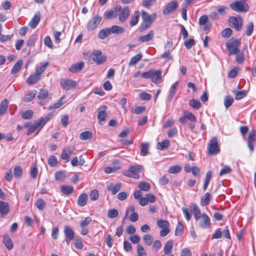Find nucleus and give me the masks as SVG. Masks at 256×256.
<instances>
[{"label":"nucleus","mask_w":256,"mask_h":256,"mask_svg":"<svg viewBox=\"0 0 256 256\" xmlns=\"http://www.w3.org/2000/svg\"><path fill=\"white\" fill-rule=\"evenodd\" d=\"M173 244L172 241H168L165 244L164 248L166 254H168L172 248Z\"/></svg>","instance_id":"09e8293b"},{"label":"nucleus","mask_w":256,"mask_h":256,"mask_svg":"<svg viewBox=\"0 0 256 256\" xmlns=\"http://www.w3.org/2000/svg\"><path fill=\"white\" fill-rule=\"evenodd\" d=\"M212 199V195L210 192H206L202 197L200 200V204L202 206L208 205Z\"/></svg>","instance_id":"a211bd4d"},{"label":"nucleus","mask_w":256,"mask_h":256,"mask_svg":"<svg viewBox=\"0 0 256 256\" xmlns=\"http://www.w3.org/2000/svg\"><path fill=\"white\" fill-rule=\"evenodd\" d=\"M155 73V70H150L149 71L144 72L142 74V76L145 78H151Z\"/></svg>","instance_id":"5fc2aeb1"},{"label":"nucleus","mask_w":256,"mask_h":256,"mask_svg":"<svg viewBox=\"0 0 256 256\" xmlns=\"http://www.w3.org/2000/svg\"><path fill=\"white\" fill-rule=\"evenodd\" d=\"M208 153L210 155L217 154L220 152V148L218 147L217 138L214 137L210 142L208 146Z\"/></svg>","instance_id":"423d86ee"},{"label":"nucleus","mask_w":256,"mask_h":256,"mask_svg":"<svg viewBox=\"0 0 256 256\" xmlns=\"http://www.w3.org/2000/svg\"><path fill=\"white\" fill-rule=\"evenodd\" d=\"M48 65V62H45L40 63L36 68V74L41 76V74L45 70L46 68Z\"/></svg>","instance_id":"cd10ccee"},{"label":"nucleus","mask_w":256,"mask_h":256,"mask_svg":"<svg viewBox=\"0 0 256 256\" xmlns=\"http://www.w3.org/2000/svg\"><path fill=\"white\" fill-rule=\"evenodd\" d=\"M111 33L110 28H104L100 30L98 34V37L101 40H104Z\"/></svg>","instance_id":"2f4dec72"},{"label":"nucleus","mask_w":256,"mask_h":256,"mask_svg":"<svg viewBox=\"0 0 256 256\" xmlns=\"http://www.w3.org/2000/svg\"><path fill=\"white\" fill-rule=\"evenodd\" d=\"M53 116L52 112L48 114L44 118H40L38 121L40 122L41 126H44L46 122L52 117Z\"/></svg>","instance_id":"de8ad7c7"},{"label":"nucleus","mask_w":256,"mask_h":256,"mask_svg":"<svg viewBox=\"0 0 256 256\" xmlns=\"http://www.w3.org/2000/svg\"><path fill=\"white\" fill-rule=\"evenodd\" d=\"M178 87V82H175L170 88V94L168 96V100L171 102L174 96Z\"/></svg>","instance_id":"c756f323"},{"label":"nucleus","mask_w":256,"mask_h":256,"mask_svg":"<svg viewBox=\"0 0 256 256\" xmlns=\"http://www.w3.org/2000/svg\"><path fill=\"white\" fill-rule=\"evenodd\" d=\"M154 36V32L151 30L149 31L148 34L140 36L138 40L142 42H146L152 40Z\"/></svg>","instance_id":"f3484780"},{"label":"nucleus","mask_w":256,"mask_h":256,"mask_svg":"<svg viewBox=\"0 0 256 256\" xmlns=\"http://www.w3.org/2000/svg\"><path fill=\"white\" fill-rule=\"evenodd\" d=\"M22 173V168L20 166H16L14 170V175L16 178H19L21 176Z\"/></svg>","instance_id":"3c124183"},{"label":"nucleus","mask_w":256,"mask_h":256,"mask_svg":"<svg viewBox=\"0 0 256 256\" xmlns=\"http://www.w3.org/2000/svg\"><path fill=\"white\" fill-rule=\"evenodd\" d=\"M60 190L64 194H70L73 192H74V188L70 186H62L60 187Z\"/></svg>","instance_id":"f704fd0d"},{"label":"nucleus","mask_w":256,"mask_h":256,"mask_svg":"<svg viewBox=\"0 0 256 256\" xmlns=\"http://www.w3.org/2000/svg\"><path fill=\"white\" fill-rule=\"evenodd\" d=\"M48 163L50 166H56L58 164L56 158L54 156H50V158L48 159Z\"/></svg>","instance_id":"052dcab7"},{"label":"nucleus","mask_w":256,"mask_h":256,"mask_svg":"<svg viewBox=\"0 0 256 256\" xmlns=\"http://www.w3.org/2000/svg\"><path fill=\"white\" fill-rule=\"evenodd\" d=\"M143 240L148 246H150L153 242V238L150 234H146L143 236Z\"/></svg>","instance_id":"4d7b16f0"},{"label":"nucleus","mask_w":256,"mask_h":256,"mask_svg":"<svg viewBox=\"0 0 256 256\" xmlns=\"http://www.w3.org/2000/svg\"><path fill=\"white\" fill-rule=\"evenodd\" d=\"M43 126H40V122L38 120L30 126L26 132L28 136L34 132L37 129L38 130H40Z\"/></svg>","instance_id":"dca6fc26"},{"label":"nucleus","mask_w":256,"mask_h":256,"mask_svg":"<svg viewBox=\"0 0 256 256\" xmlns=\"http://www.w3.org/2000/svg\"><path fill=\"white\" fill-rule=\"evenodd\" d=\"M137 252L138 256H146V254L144 248L140 244L137 246Z\"/></svg>","instance_id":"69168bd1"},{"label":"nucleus","mask_w":256,"mask_h":256,"mask_svg":"<svg viewBox=\"0 0 256 256\" xmlns=\"http://www.w3.org/2000/svg\"><path fill=\"white\" fill-rule=\"evenodd\" d=\"M232 168L229 166L226 165L220 170L219 175L220 176H222L224 174H230L232 172Z\"/></svg>","instance_id":"6e6d98bb"},{"label":"nucleus","mask_w":256,"mask_h":256,"mask_svg":"<svg viewBox=\"0 0 256 256\" xmlns=\"http://www.w3.org/2000/svg\"><path fill=\"white\" fill-rule=\"evenodd\" d=\"M10 210V206L8 204L0 200V214L2 216L7 214Z\"/></svg>","instance_id":"aec40b11"},{"label":"nucleus","mask_w":256,"mask_h":256,"mask_svg":"<svg viewBox=\"0 0 256 256\" xmlns=\"http://www.w3.org/2000/svg\"><path fill=\"white\" fill-rule=\"evenodd\" d=\"M189 104L190 106L196 110L198 109L201 106V104L199 101L194 99H191L189 100Z\"/></svg>","instance_id":"49530a36"},{"label":"nucleus","mask_w":256,"mask_h":256,"mask_svg":"<svg viewBox=\"0 0 256 256\" xmlns=\"http://www.w3.org/2000/svg\"><path fill=\"white\" fill-rule=\"evenodd\" d=\"M140 16V12L138 11H136L134 12L130 22V26H134L138 24Z\"/></svg>","instance_id":"72a5a7b5"},{"label":"nucleus","mask_w":256,"mask_h":256,"mask_svg":"<svg viewBox=\"0 0 256 256\" xmlns=\"http://www.w3.org/2000/svg\"><path fill=\"white\" fill-rule=\"evenodd\" d=\"M64 232L66 238H74V232L70 226H66L64 228Z\"/></svg>","instance_id":"7c9ffc66"},{"label":"nucleus","mask_w":256,"mask_h":256,"mask_svg":"<svg viewBox=\"0 0 256 256\" xmlns=\"http://www.w3.org/2000/svg\"><path fill=\"white\" fill-rule=\"evenodd\" d=\"M182 170V168L178 165L171 166L168 169V172L175 174L180 172Z\"/></svg>","instance_id":"37998d69"},{"label":"nucleus","mask_w":256,"mask_h":256,"mask_svg":"<svg viewBox=\"0 0 256 256\" xmlns=\"http://www.w3.org/2000/svg\"><path fill=\"white\" fill-rule=\"evenodd\" d=\"M230 25L234 26L236 30H239L242 28V20L241 16H230L228 19Z\"/></svg>","instance_id":"1a4fd4ad"},{"label":"nucleus","mask_w":256,"mask_h":256,"mask_svg":"<svg viewBox=\"0 0 256 256\" xmlns=\"http://www.w3.org/2000/svg\"><path fill=\"white\" fill-rule=\"evenodd\" d=\"M142 58V54H138L133 56L128 62L129 66H133L138 62Z\"/></svg>","instance_id":"4c0bfd02"},{"label":"nucleus","mask_w":256,"mask_h":256,"mask_svg":"<svg viewBox=\"0 0 256 256\" xmlns=\"http://www.w3.org/2000/svg\"><path fill=\"white\" fill-rule=\"evenodd\" d=\"M110 33L116 34H123L125 32V30L122 26L114 25L110 28Z\"/></svg>","instance_id":"bb28decb"},{"label":"nucleus","mask_w":256,"mask_h":256,"mask_svg":"<svg viewBox=\"0 0 256 256\" xmlns=\"http://www.w3.org/2000/svg\"><path fill=\"white\" fill-rule=\"evenodd\" d=\"M118 215V212L115 208H112L108 210V217L110 218H114L117 217Z\"/></svg>","instance_id":"603ef678"},{"label":"nucleus","mask_w":256,"mask_h":256,"mask_svg":"<svg viewBox=\"0 0 256 256\" xmlns=\"http://www.w3.org/2000/svg\"><path fill=\"white\" fill-rule=\"evenodd\" d=\"M48 94V92L46 89H41L38 95V98L40 100H45L47 98Z\"/></svg>","instance_id":"79ce46f5"},{"label":"nucleus","mask_w":256,"mask_h":256,"mask_svg":"<svg viewBox=\"0 0 256 256\" xmlns=\"http://www.w3.org/2000/svg\"><path fill=\"white\" fill-rule=\"evenodd\" d=\"M8 101L7 99L4 98L2 100L0 104V115H4L8 108Z\"/></svg>","instance_id":"c85d7f7f"},{"label":"nucleus","mask_w":256,"mask_h":256,"mask_svg":"<svg viewBox=\"0 0 256 256\" xmlns=\"http://www.w3.org/2000/svg\"><path fill=\"white\" fill-rule=\"evenodd\" d=\"M118 16H119V21L121 23L124 22L130 16V10L128 6L123 8H120V10L118 11Z\"/></svg>","instance_id":"ddd939ff"},{"label":"nucleus","mask_w":256,"mask_h":256,"mask_svg":"<svg viewBox=\"0 0 256 256\" xmlns=\"http://www.w3.org/2000/svg\"><path fill=\"white\" fill-rule=\"evenodd\" d=\"M254 30V24L252 22H249L246 26L245 33L246 36H250L252 34Z\"/></svg>","instance_id":"8fccbe9b"},{"label":"nucleus","mask_w":256,"mask_h":256,"mask_svg":"<svg viewBox=\"0 0 256 256\" xmlns=\"http://www.w3.org/2000/svg\"><path fill=\"white\" fill-rule=\"evenodd\" d=\"M149 145L148 143H142L140 146V154L145 156L148 154Z\"/></svg>","instance_id":"a19ab883"},{"label":"nucleus","mask_w":256,"mask_h":256,"mask_svg":"<svg viewBox=\"0 0 256 256\" xmlns=\"http://www.w3.org/2000/svg\"><path fill=\"white\" fill-rule=\"evenodd\" d=\"M184 117L186 120H190L192 122H195L196 120V116L192 112L186 111L184 112Z\"/></svg>","instance_id":"a18cd8bd"},{"label":"nucleus","mask_w":256,"mask_h":256,"mask_svg":"<svg viewBox=\"0 0 256 256\" xmlns=\"http://www.w3.org/2000/svg\"><path fill=\"white\" fill-rule=\"evenodd\" d=\"M178 2L176 0H172L168 3L163 10V14L164 15L169 14L173 12L177 8Z\"/></svg>","instance_id":"f8f14e48"},{"label":"nucleus","mask_w":256,"mask_h":256,"mask_svg":"<svg viewBox=\"0 0 256 256\" xmlns=\"http://www.w3.org/2000/svg\"><path fill=\"white\" fill-rule=\"evenodd\" d=\"M170 142L168 140H164L162 142L157 144V148L160 150H164L167 148L169 146Z\"/></svg>","instance_id":"ea45409f"},{"label":"nucleus","mask_w":256,"mask_h":256,"mask_svg":"<svg viewBox=\"0 0 256 256\" xmlns=\"http://www.w3.org/2000/svg\"><path fill=\"white\" fill-rule=\"evenodd\" d=\"M66 177L65 173L63 172H58L55 174L56 180L62 181Z\"/></svg>","instance_id":"e2e57ef3"},{"label":"nucleus","mask_w":256,"mask_h":256,"mask_svg":"<svg viewBox=\"0 0 256 256\" xmlns=\"http://www.w3.org/2000/svg\"><path fill=\"white\" fill-rule=\"evenodd\" d=\"M190 210L194 214L198 226L202 229H207L210 226V220L209 216L205 213H202L198 206L194 203L190 204Z\"/></svg>","instance_id":"f257e3e1"},{"label":"nucleus","mask_w":256,"mask_h":256,"mask_svg":"<svg viewBox=\"0 0 256 256\" xmlns=\"http://www.w3.org/2000/svg\"><path fill=\"white\" fill-rule=\"evenodd\" d=\"M88 198V194L86 193H82L78 198V204L80 206H86L87 203Z\"/></svg>","instance_id":"a878e982"},{"label":"nucleus","mask_w":256,"mask_h":256,"mask_svg":"<svg viewBox=\"0 0 256 256\" xmlns=\"http://www.w3.org/2000/svg\"><path fill=\"white\" fill-rule=\"evenodd\" d=\"M138 188L142 190L148 191L150 188V186L147 182H141L139 184Z\"/></svg>","instance_id":"680f3d73"},{"label":"nucleus","mask_w":256,"mask_h":256,"mask_svg":"<svg viewBox=\"0 0 256 256\" xmlns=\"http://www.w3.org/2000/svg\"><path fill=\"white\" fill-rule=\"evenodd\" d=\"M162 80L161 72L160 70H155V73L152 78V81L155 83H158Z\"/></svg>","instance_id":"c9c22d12"},{"label":"nucleus","mask_w":256,"mask_h":256,"mask_svg":"<svg viewBox=\"0 0 256 256\" xmlns=\"http://www.w3.org/2000/svg\"><path fill=\"white\" fill-rule=\"evenodd\" d=\"M36 206L39 210H42L46 206L45 202L42 198H38L36 202Z\"/></svg>","instance_id":"13d9d810"},{"label":"nucleus","mask_w":256,"mask_h":256,"mask_svg":"<svg viewBox=\"0 0 256 256\" xmlns=\"http://www.w3.org/2000/svg\"><path fill=\"white\" fill-rule=\"evenodd\" d=\"M120 10V6H116L113 9L106 11L104 12V16L106 19H112L118 16Z\"/></svg>","instance_id":"4468645a"},{"label":"nucleus","mask_w":256,"mask_h":256,"mask_svg":"<svg viewBox=\"0 0 256 256\" xmlns=\"http://www.w3.org/2000/svg\"><path fill=\"white\" fill-rule=\"evenodd\" d=\"M142 170L143 167L140 165H132L129 167L128 170L124 174L127 176L137 179L138 178V176L136 174L141 172Z\"/></svg>","instance_id":"39448f33"},{"label":"nucleus","mask_w":256,"mask_h":256,"mask_svg":"<svg viewBox=\"0 0 256 256\" xmlns=\"http://www.w3.org/2000/svg\"><path fill=\"white\" fill-rule=\"evenodd\" d=\"M236 60L237 62L242 64L244 60V56L243 52L239 51L238 53L236 54Z\"/></svg>","instance_id":"bf43d9fd"},{"label":"nucleus","mask_w":256,"mask_h":256,"mask_svg":"<svg viewBox=\"0 0 256 256\" xmlns=\"http://www.w3.org/2000/svg\"><path fill=\"white\" fill-rule=\"evenodd\" d=\"M234 98L230 96H226L224 98V105L226 108H228L233 103Z\"/></svg>","instance_id":"58836bf2"},{"label":"nucleus","mask_w":256,"mask_h":256,"mask_svg":"<svg viewBox=\"0 0 256 256\" xmlns=\"http://www.w3.org/2000/svg\"><path fill=\"white\" fill-rule=\"evenodd\" d=\"M37 94L36 90H33L28 91L24 95V100L26 102H29L32 100Z\"/></svg>","instance_id":"5701e85b"},{"label":"nucleus","mask_w":256,"mask_h":256,"mask_svg":"<svg viewBox=\"0 0 256 256\" xmlns=\"http://www.w3.org/2000/svg\"><path fill=\"white\" fill-rule=\"evenodd\" d=\"M139 97L140 100H148L151 99L152 96L150 94L146 92H143L142 93H140L139 94Z\"/></svg>","instance_id":"338daca9"},{"label":"nucleus","mask_w":256,"mask_h":256,"mask_svg":"<svg viewBox=\"0 0 256 256\" xmlns=\"http://www.w3.org/2000/svg\"><path fill=\"white\" fill-rule=\"evenodd\" d=\"M121 187L120 183H117L114 185L112 183H110L107 186V190L111 192L112 194L114 195L116 194L120 190Z\"/></svg>","instance_id":"4be33fe9"},{"label":"nucleus","mask_w":256,"mask_h":256,"mask_svg":"<svg viewBox=\"0 0 256 256\" xmlns=\"http://www.w3.org/2000/svg\"><path fill=\"white\" fill-rule=\"evenodd\" d=\"M107 108L106 106H102L97 109V118L99 123L101 124H102V122L106 120V118L107 116V113L106 112Z\"/></svg>","instance_id":"9b49d317"},{"label":"nucleus","mask_w":256,"mask_h":256,"mask_svg":"<svg viewBox=\"0 0 256 256\" xmlns=\"http://www.w3.org/2000/svg\"><path fill=\"white\" fill-rule=\"evenodd\" d=\"M158 226L161 228H165L169 227V222L166 220H159L157 221Z\"/></svg>","instance_id":"c03bdc74"},{"label":"nucleus","mask_w":256,"mask_h":256,"mask_svg":"<svg viewBox=\"0 0 256 256\" xmlns=\"http://www.w3.org/2000/svg\"><path fill=\"white\" fill-rule=\"evenodd\" d=\"M40 76L34 73L30 76L26 80V83L30 85H34L40 79Z\"/></svg>","instance_id":"412c9836"},{"label":"nucleus","mask_w":256,"mask_h":256,"mask_svg":"<svg viewBox=\"0 0 256 256\" xmlns=\"http://www.w3.org/2000/svg\"><path fill=\"white\" fill-rule=\"evenodd\" d=\"M74 151V148L72 146H68L65 148L62 154V158L63 160H68V158L70 155L73 153Z\"/></svg>","instance_id":"2eb2a0df"},{"label":"nucleus","mask_w":256,"mask_h":256,"mask_svg":"<svg viewBox=\"0 0 256 256\" xmlns=\"http://www.w3.org/2000/svg\"><path fill=\"white\" fill-rule=\"evenodd\" d=\"M91 59L97 64H101L106 60V56L102 55V52L100 50H94L90 55Z\"/></svg>","instance_id":"0eeeda50"},{"label":"nucleus","mask_w":256,"mask_h":256,"mask_svg":"<svg viewBox=\"0 0 256 256\" xmlns=\"http://www.w3.org/2000/svg\"><path fill=\"white\" fill-rule=\"evenodd\" d=\"M23 64V61L22 60H19L14 66L11 70L12 74H16L20 71Z\"/></svg>","instance_id":"473e14b6"},{"label":"nucleus","mask_w":256,"mask_h":256,"mask_svg":"<svg viewBox=\"0 0 256 256\" xmlns=\"http://www.w3.org/2000/svg\"><path fill=\"white\" fill-rule=\"evenodd\" d=\"M240 44V40L238 39L231 40L226 44V47L228 49L229 54L232 55L239 52L238 48Z\"/></svg>","instance_id":"20e7f679"},{"label":"nucleus","mask_w":256,"mask_h":256,"mask_svg":"<svg viewBox=\"0 0 256 256\" xmlns=\"http://www.w3.org/2000/svg\"><path fill=\"white\" fill-rule=\"evenodd\" d=\"M60 84L64 89L70 90L76 86V82L70 79H62L60 81Z\"/></svg>","instance_id":"9d476101"},{"label":"nucleus","mask_w":256,"mask_h":256,"mask_svg":"<svg viewBox=\"0 0 256 256\" xmlns=\"http://www.w3.org/2000/svg\"><path fill=\"white\" fill-rule=\"evenodd\" d=\"M232 30L230 28H226L222 30V36L223 38H228L232 35Z\"/></svg>","instance_id":"774afa93"},{"label":"nucleus","mask_w":256,"mask_h":256,"mask_svg":"<svg viewBox=\"0 0 256 256\" xmlns=\"http://www.w3.org/2000/svg\"><path fill=\"white\" fill-rule=\"evenodd\" d=\"M102 20V17L98 15L94 16L88 22L87 30L88 31H92L97 28Z\"/></svg>","instance_id":"6e6552de"},{"label":"nucleus","mask_w":256,"mask_h":256,"mask_svg":"<svg viewBox=\"0 0 256 256\" xmlns=\"http://www.w3.org/2000/svg\"><path fill=\"white\" fill-rule=\"evenodd\" d=\"M90 198L92 200H96L98 198V192L96 190H92L90 194Z\"/></svg>","instance_id":"0e129e2a"},{"label":"nucleus","mask_w":256,"mask_h":256,"mask_svg":"<svg viewBox=\"0 0 256 256\" xmlns=\"http://www.w3.org/2000/svg\"><path fill=\"white\" fill-rule=\"evenodd\" d=\"M79 137L82 140H90L92 137V134L90 131H84L80 134Z\"/></svg>","instance_id":"e433bc0d"},{"label":"nucleus","mask_w":256,"mask_h":256,"mask_svg":"<svg viewBox=\"0 0 256 256\" xmlns=\"http://www.w3.org/2000/svg\"><path fill=\"white\" fill-rule=\"evenodd\" d=\"M3 242L8 250H10L13 248V242L8 235L6 234L4 236Z\"/></svg>","instance_id":"b1692460"},{"label":"nucleus","mask_w":256,"mask_h":256,"mask_svg":"<svg viewBox=\"0 0 256 256\" xmlns=\"http://www.w3.org/2000/svg\"><path fill=\"white\" fill-rule=\"evenodd\" d=\"M84 66V62H80L72 64L69 70L72 73L77 72L80 71Z\"/></svg>","instance_id":"393cba45"},{"label":"nucleus","mask_w":256,"mask_h":256,"mask_svg":"<svg viewBox=\"0 0 256 256\" xmlns=\"http://www.w3.org/2000/svg\"><path fill=\"white\" fill-rule=\"evenodd\" d=\"M40 19V14L39 12L36 13L34 16L32 18L29 22V26L32 28H35L38 24Z\"/></svg>","instance_id":"6ab92c4d"},{"label":"nucleus","mask_w":256,"mask_h":256,"mask_svg":"<svg viewBox=\"0 0 256 256\" xmlns=\"http://www.w3.org/2000/svg\"><path fill=\"white\" fill-rule=\"evenodd\" d=\"M183 228L184 226L180 222H178L176 228L174 232L175 236H178L181 235Z\"/></svg>","instance_id":"864d4df0"},{"label":"nucleus","mask_w":256,"mask_h":256,"mask_svg":"<svg viewBox=\"0 0 256 256\" xmlns=\"http://www.w3.org/2000/svg\"><path fill=\"white\" fill-rule=\"evenodd\" d=\"M142 18L144 22V24L142 26L141 28L142 30H146L151 26L156 18V14H153L150 15L145 11L142 10Z\"/></svg>","instance_id":"7ed1b4c3"},{"label":"nucleus","mask_w":256,"mask_h":256,"mask_svg":"<svg viewBox=\"0 0 256 256\" xmlns=\"http://www.w3.org/2000/svg\"><path fill=\"white\" fill-rule=\"evenodd\" d=\"M230 8L236 12H244L248 10L249 6L244 1L236 0L232 2L230 5Z\"/></svg>","instance_id":"f03ea898"}]
</instances>
